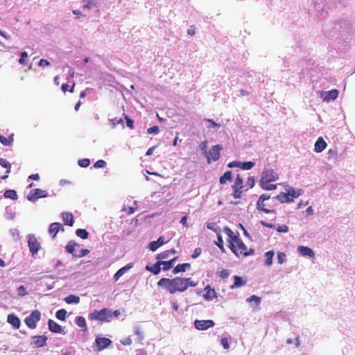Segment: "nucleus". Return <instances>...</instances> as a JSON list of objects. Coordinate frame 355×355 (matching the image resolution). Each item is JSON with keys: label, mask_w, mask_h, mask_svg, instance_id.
<instances>
[{"label": "nucleus", "mask_w": 355, "mask_h": 355, "mask_svg": "<svg viewBox=\"0 0 355 355\" xmlns=\"http://www.w3.org/2000/svg\"><path fill=\"white\" fill-rule=\"evenodd\" d=\"M232 180V174L231 171H226L220 178V183L223 184L227 182V181L231 182Z\"/></svg>", "instance_id": "nucleus-32"}, {"label": "nucleus", "mask_w": 355, "mask_h": 355, "mask_svg": "<svg viewBox=\"0 0 355 355\" xmlns=\"http://www.w3.org/2000/svg\"><path fill=\"white\" fill-rule=\"evenodd\" d=\"M76 234L82 239H87L89 236L88 232L85 229H77L76 231Z\"/></svg>", "instance_id": "nucleus-38"}, {"label": "nucleus", "mask_w": 355, "mask_h": 355, "mask_svg": "<svg viewBox=\"0 0 355 355\" xmlns=\"http://www.w3.org/2000/svg\"><path fill=\"white\" fill-rule=\"evenodd\" d=\"M277 230L279 232H287L288 231V227L286 225H279Z\"/></svg>", "instance_id": "nucleus-59"}, {"label": "nucleus", "mask_w": 355, "mask_h": 355, "mask_svg": "<svg viewBox=\"0 0 355 355\" xmlns=\"http://www.w3.org/2000/svg\"><path fill=\"white\" fill-rule=\"evenodd\" d=\"M60 230L62 232L64 231V228L62 224L60 223H53L49 227V233L52 236V238H55Z\"/></svg>", "instance_id": "nucleus-15"}, {"label": "nucleus", "mask_w": 355, "mask_h": 355, "mask_svg": "<svg viewBox=\"0 0 355 355\" xmlns=\"http://www.w3.org/2000/svg\"><path fill=\"white\" fill-rule=\"evenodd\" d=\"M164 243V238L163 236H160L157 241H154L150 243L149 244V248L152 251H155L157 250L159 247L162 245Z\"/></svg>", "instance_id": "nucleus-24"}, {"label": "nucleus", "mask_w": 355, "mask_h": 355, "mask_svg": "<svg viewBox=\"0 0 355 355\" xmlns=\"http://www.w3.org/2000/svg\"><path fill=\"white\" fill-rule=\"evenodd\" d=\"M216 245L220 249L222 252L225 251L223 240L220 234H217V241H216Z\"/></svg>", "instance_id": "nucleus-42"}, {"label": "nucleus", "mask_w": 355, "mask_h": 355, "mask_svg": "<svg viewBox=\"0 0 355 355\" xmlns=\"http://www.w3.org/2000/svg\"><path fill=\"white\" fill-rule=\"evenodd\" d=\"M64 301L67 304H77L80 302V297L75 295H69V296L64 298Z\"/></svg>", "instance_id": "nucleus-34"}, {"label": "nucleus", "mask_w": 355, "mask_h": 355, "mask_svg": "<svg viewBox=\"0 0 355 355\" xmlns=\"http://www.w3.org/2000/svg\"><path fill=\"white\" fill-rule=\"evenodd\" d=\"M28 245L33 255L37 254L41 248L40 243L34 235L28 236Z\"/></svg>", "instance_id": "nucleus-12"}, {"label": "nucleus", "mask_w": 355, "mask_h": 355, "mask_svg": "<svg viewBox=\"0 0 355 355\" xmlns=\"http://www.w3.org/2000/svg\"><path fill=\"white\" fill-rule=\"evenodd\" d=\"M146 270L153 272L154 275L159 274L161 271V265H160L159 261H157L155 264H153L151 266H146Z\"/></svg>", "instance_id": "nucleus-26"}, {"label": "nucleus", "mask_w": 355, "mask_h": 355, "mask_svg": "<svg viewBox=\"0 0 355 355\" xmlns=\"http://www.w3.org/2000/svg\"><path fill=\"white\" fill-rule=\"evenodd\" d=\"M255 165V163L253 162H245L243 163H241V168L243 170H250Z\"/></svg>", "instance_id": "nucleus-43"}, {"label": "nucleus", "mask_w": 355, "mask_h": 355, "mask_svg": "<svg viewBox=\"0 0 355 355\" xmlns=\"http://www.w3.org/2000/svg\"><path fill=\"white\" fill-rule=\"evenodd\" d=\"M90 164V160L89 159H82L78 161V165L81 167H87Z\"/></svg>", "instance_id": "nucleus-47"}, {"label": "nucleus", "mask_w": 355, "mask_h": 355, "mask_svg": "<svg viewBox=\"0 0 355 355\" xmlns=\"http://www.w3.org/2000/svg\"><path fill=\"white\" fill-rule=\"evenodd\" d=\"M111 121L112 122V124L113 125H117V124H119V123H123V119L122 118H114L112 119H111Z\"/></svg>", "instance_id": "nucleus-62"}, {"label": "nucleus", "mask_w": 355, "mask_h": 355, "mask_svg": "<svg viewBox=\"0 0 355 355\" xmlns=\"http://www.w3.org/2000/svg\"><path fill=\"white\" fill-rule=\"evenodd\" d=\"M197 284L198 283L191 277L183 278L180 277H175L172 279L163 277L157 282L158 286L165 289L171 294L178 292L183 293L189 287H196Z\"/></svg>", "instance_id": "nucleus-1"}, {"label": "nucleus", "mask_w": 355, "mask_h": 355, "mask_svg": "<svg viewBox=\"0 0 355 355\" xmlns=\"http://www.w3.org/2000/svg\"><path fill=\"white\" fill-rule=\"evenodd\" d=\"M247 301L248 302H254L257 304V306H259V304H260V302H261V298L257 297V295H252L250 296V297H248L247 299Z\"/></svg>", "instance_id": "nucleus-46"}, {"label": "nucleus", "mask_w": 355, "mask_h": 355, "mask_svg": "<svg viewBox=\"0 0 355 355\" xmlns=\"http://www.w3.org/2000/svg\"><path fill=\"white\" fill-rule=\"evenodd\" d=\"M338 89H331L329 92H320V97L324 101L329 102L330 101L336 100L338 96Z\"/></svg>", "instance_id": "nucleus-14"}, {"label": "nucleus", "mask_w": 355, "mask_h": 355, "mask_svg": "<svg viewBox=\"0 0 355 355\" xmlns=\"http://www.w3.org/2000/svg\"><path fill=\"white\" fill-rule=\"evenodd\" d=\"M205 294L204 295V297L206 300H211L216 297V293L214 289L211 288L209 286H207L205 288Z\"/></svg>", "instance_id": "nucleus-27"}, {"label": "nucleus", "mask_w": 355, "mask_h": 355, "mask_svg": "<svg viewBox=\"0 0 355 355\" xmlns=\"http://www.w3.org/2000/svg\"><path fill=\"white\" fill-rule=\"evenodd\" d=\"M159 131V127L157 125H154L153 127H150L148 128L147 132L148 134H157Z\"/></svg>", "instance_id": "nucleus-50"}, {"label": "nucleus", "mask_w": 355, "mask_h": 355, "mask_svg": "<svg viewBox=\"0 0 355 355\" xmlns=\"http://www.w3.org/2000/svg\"><path fill=\"white\" fill-rule=\"evenodd\" d=\"M121 343L125 345H130L132 344V339L130 338H126L123 341H121Z\"/></svg>", "instance_id": "nucleus-64"}, {"label": "nucleus", "mask_w": 355, "mask_h": 355, "mask_svg": "<svg viewBox=\"0 0 355 355\" xmlns=\"http://www.w3.org/2000/svg\"><path fill=\"white\" fill-rule=\"evenodd\" d=\"M278 178L279 175L273 169H265L262 172L259 181L260 187L266 191L275 190L277 189V184H270V182L277 180Z\"/></svg>", "instance_id": "nucleus-3"}, {"label": "nucleus", "mask_w": 355, "mask_h": 355, "mask_svg": "<svg viewBox=\"0 0 355 355\" xmlns=\"http://www.w3.org/2000/svg\"><path fill=\"white\" fill-rule=\"evenodd\" d=\"M187 33L191 36H193L196 34V27L194 26H191L187 29Z\"/></svg>", "instance_id": "nucleus-61"}, {"label": "nucleus", "mask_w": 355, "mask_h": 355, "mask_svg": "<svg viewBox=\"0 0 355 355\" xmlns=\"http://www.w3.org/2000/svg\"><path fill=\"white\" fill-rule=\"evenodd\" d=\"M49 64H50V62L45 59H41L38 63V65L41 66V67L49 66Z\"/></svg>", "instance_id": "nucleus-63"}, {"label": "nucleus", "mask_w": 355, "mask_h": 355, "mask_svg": "<svg viewBox=\"0 0 355 355\" xmlns=\"http://www.w3.org/2000/svg\"><path fill=\"white\" fill-rule=\"evenodd\" d=\"M4 197L6 198L16 200L17 199V194L15 190L8 189L4 192Z\"/></svg>", "instance_id": "nucleus-37"}, {"label": "nucleus", "mask_w": 355, "mask_h": 355, "mask_svg": "<svg viewBox=\"0 0 355 355\" xmlns=\"http://www.w3.org/2000/svg\"><path fill=\"white\" fill-rule=\"evenodd\" d=\"M89 253V250L87 249H83L79 254H73V257L76 258H81Z\"/></svg>", "instance_id": "nucleus-49"}, {"label": "nucleus", "mask_w": 355, "mask_h": 355, "mask_svg": "<svg viewBox=\"0 0 355 355\" xmlns=\"http://www.w3.org/2000/svg\"><path fill=\"white\" fill-rule=\"evenodd\" d=\"M41 313L38 310L33 311L31 315L26 318L25 323L31 329H35L37 322L40 320Z\"/></svg>", "instance_id": "nucleus-6"}, {"label": "nucleus", "mask_w": 355, "mask_h": 355, "mask_svg": "<svg viewBox=\"0 0 355 355\" xmlns=\"http://www.w3.org/2000/svg\"><path fill=\"white\" fill-rule=\"evenodd\" d=\"M125 119L126 121V125L130 129L134 128V121L128 117V116L125 115Z\"/></svg>", "instance_id": "nucleus-52"}, {"label": "nucleus", "mask_w": 355, "mask_h": 355, "mask_svg": "<svg viewBox=\"0 0 355 355\" xmlns=\"http://www.w3.org/2000/svg\"><path fill=\"white\" fill-rule=\"evenodd\" d=\"M298 252L303 256H309L310 257H314L315 253L312 249L306 246H299L297 248Z\"/></svg>", "instance_id": "nucleus-22"}, {"label": "nucleus", "mask_w": 355, "mask_h": 355, "mask_svg": "<svg viewBox=\"0 0 355 355\" xmlns=\"http://www.w3.org/2000/svg\"><path fill=\"white\" fill-rule=\"evenodd\" d=\"M133 267V263H130L127 264L125 266L120 268L114 275V281H117L122 275L125 274L129 269L132 268Z\"/></svg>", "instance_id": "nucleus-19"}, {"label": "nucleus", "mask_w": 355, "mask_h": 355, "mask_svg": "<svg viewBox=\"0 0 355 355\" xmlns=\"http://www.w3.org/2000/svg\"><path fill=\"white\" fill-rule=\"evenodd\" d=\"M0 165L3 168H7V175L1 177V178L3 180L6 179L8 177V174L10 173L11 165L7 160L3 158H0Z\"/></svg>", "instance_id": "nucleus-31"}, {"label": "nucleus", "mask_w": 355, "mask_h": 355, "mask_svg": "<svg viewBox=\"0 0 355 355\" xmlns=\"http://www.w3.org/2000/svg\"><path fill=\"white\" fill-rule=\"evenodd\" d=\"M225 231L229 237V248L236 256L242 255L247 257L254 253V250L253 248L248 249L242 240L235 235L232 230L226 227Z\"/></svg>", "instance_id": "nucleus-2"}, {"label": "nucleus", "mask_w": 355, "mask_h": 355, "mask_svg": "<svg viewBox=\"0 0 355 355\" xmlns=\"http://www.w3.org/2000/svg\"><path fill=\"white\" fill-rule=\"evenodd\" d=\"M232 188L233 190L232 196H233L234 198H235V199L240 198L241 197V193H243L242 189L234 188L233 187H232Z\"/></svg>", "instance_id": "nucleus-44"}, {"label": "nucleus", "mask_w": 355, "mask_h": 355, "mask_svg": "<svg viewBox=\"0 0 355 355\" xmlns=\"http://www.w3.org/2000/svg\"><path fill=\"white\" fill-rule=\"evenodd\" d=\"M66 315L67 311L65 309H60L55 313L56 318L60 320H65Z\"/></svg>", "instance_id": "nucleus-40"}, {"label": "nucleus", "mask_w": 355, "mask_h": 355, "mask_svg": "<svg viewBox=\"0 0 355 355\" xmlns=\"http://www.w3.org/2000/svg\"><path fill=\"white\" fill-rule=\"evenodd\" d=\"M274 256V252L270 250L265 254L266 257V265L270 266L272 263V257Z\"/></svg>", "instance_id": "nucleus-39"}, {"label": "nucleus", "mask_w": 355, "mask_h": 355, "mask_svg": "<svg viewBox=\"0 0 355 355\" xmlns=\"http://www.w3.org/2000/svg\"><path fill=\"white\" fill-rule=\"evenodd\" d=\"M48 193L46 191L41 189H35L31 190L27 196V199L31 202H35L37 199L41 198H46Z\"/></svg>", "instance_id": "nucleus-7"}, {"label": "nucleus", "mask_w": 355, "mask_h": 355, "mask_svg": "<svg viewBox=\"0 0 355 355\" xmlns=\"http://www.w3.org/2000/svg\"><path fill=\"white\" fill-rule=\"evenodd\" d=\"M234 284L230 286L232 289L242 286L246 284V281L242 277L235 275L234 276Z\"/></svg>", "instance_id": "nucleus-29"}, {"label": "nucleus", "mask_w": 355, "mask_h": 355, "mask_svg": "<svg viewBox=\"0 0 355 355\" xmlns=\"http://www.w3.org/2000/svg\"><path fill=\"white\" fill-rule=\"evenodd\" d=\"M298 196L299 193H296L293 189H291V190H288L287 193H281L276 198L282 202H291L294 198H297Z\"/></svg>", "instance_id": "nucleus-9"}, {"label": "nucleus", "mask_w": 355, "mask_h": 355, "mask_svg": "<svg viewBox=\"0 0 355 355\" xmlns=\"http://www.w3.org/2000/svg\"><path fill=\"white\" fill-rule=\"evenodd\" d=\"M92 320H98L101 322H109L112 320L111 310L104 308L100 311L94 310L90 315Z\"/></svg>", "instance_id": "nucleus-4"}, {"label": "nucleus", "mask_w": 355, "mask_h": 355, "mask_svg": "<svg viewBox=\"0 0 355 355\" xmlns=\"http://www.w3.org/2000/svg\"><path fill=\"white\" fill-rule=\"evenodd\" d=\"M106 165V162L103 159H99L94 164L95 168H103Z\"/></svg>", "instance_id": "nucleus-54"}, {"label": "nucleus", "mask_w": 355, "mask_h": 355, "mask_svg": "<svg viewBox=\"0 0 355 355\" xmlns=\"http://www.w3.org/2000/svg\"><path fill=\"white\" fill-rule=\"evenodd\" d=\"M227 166L229 168H233V167H240L241 168V162H237V161H233L232 162H230Z\"/></svg>", "instance_id": "nucleus-60"}, {"label": "nucleus", "mask_w": 355, "mask_h": 355, "mask_svg": "<svg viewBox=\"0 0 355 355\" xmlns=\"http://www.w3.org/2000/svg\"><path fill=\"white\" fill-rule=\"evenodd\" d=\"M77 247H80V245L78 243H76L73 241H70L66 246V251L68 253L72 254V255L73 256V254H76V253H74V252L76 248Z\"/></svg>", "instance_id": "nucleus-30"}, {"label": "nucleus", "mask_w": 355, "mask_h": 355, "mask_svg": "<svg viewBox=\"0 0 355 355\" xmlns=\"http://www.w3.org/2000/svg\"><path fill=\"white\" fill-rule=\"evenodd\" d=\"M27 58H28V53L26 51L21 52L20 53V58L19 60V63L20 64H24Z\"/></svg>", "instance_id": "nucleus-48"}, {"label": "nucleus", "mask_w": 355, "mask_h": 355, "mask_svg": "<svg viewBox=\"0 0 355 355\" xmlns=\"http://www.w3.org/2000/svg\"><path fill=\"white\" fill-rule=\"evenodd\" d=\"M214 322L211 320H196L194 322L195 327L198 330L205 331L214 326Z\"/></svg>", "instance_id": "nucleus-11"}, {"label": "nucleus", "mask_w": 355, "mask_h": 355, "mask_svg": "<svg viewBox=\"0 0 355 355\" xmlns=\"http://www.w3.org/2000/svg\"><path fill=\"white\" fill-rule=\"evenodd\" d=\"M220 343L223 345L224 349H229V347H230L229 342H228V339L226 337H223L221 338Z\"/></svg>", "instance_id": "nucleus-53"}, {"label": "nucleus", "mask_w": 355, "mask_h": 355, "mask_svg": "<svg viewBox=\"0 0 355 355\" xmlns=\"http://www.w3.org/2000/svg\"><path fill=\"white\" fill-rule=\"evenodd\" d=\"M3 134L6 135L7 137L4 136L2 134H0V142L2 145L4 146H10L12 145L14 142V133L13 132H9L8 130H6L5 132L4 130H2Z\"/></svg>", "instance_id": "nucleus-10"}, {"label": "nucleus", "mask_w": 355, "mask_h": 355, "mask_svg": "<svg viewBox=\"0 0 355 355\" xmlns=\"http://www.w3.org/2000/svg\"><path fill=\"white\" fill-rule=\"evenodd\" d=\"M255 183V178L254 176H250L248 178V180L245 183V187H247L246 190L252 189L254 186Z\"/></svg>", "instance_id": "nucleus-41"}, {"label": "nucleus", "mask_w": 355, "mask_h": 355, "mask_svg": "<svg viewBox=\"0 0 355 355\" xmlns=\"http://www.w3.org/2000/svg\"><path fill=\"white\" fill-rule=\"evenodd\" d=\"M76 324L80 327H86V321L85 318L82 316H78L76 319Z\"/></svg>", "instance_id": "nucleus-45"}, {"label": "nucleus", "mask_w": 355, "mask_h": 355, "mask_svg": "<svg viewBox=\"0 0 355 355\" xmlns=\"http://www.w3.org/2000/svg\"><path fill=\"white\" fill-rule=\"evenodd\" d=\"M7 321L9 324H10L15 329H19L20 327V320L18 317H17L13 313L9 314L8 315Z\"/></svg>", "instance_id": "nucleus-18"}, {"label": "nucleus", "mask_w": 355, "mask_h": 355, "mask_svg": "<svg viewBox=\"0 0 355 355\" xmlns=\"http://www.w3.org/2000/svg\"><path fill=\"white\" fill-rule=\"evenodd\" d=\"M232 187L234 188H240V189H243L245 187V186L243 185V180L240 176L239 174L237 175L236 180L234 181V184L232 185Z\"/></svg>", "instance_id": "nucleus-35"}, {"label": "nucleus", "mask_w": 355, "mask_h": 355, "mask_svg": "<svg viewBox=\"0 0 355 355\" xmlns=\"http://www.w3.org/2000/svg\"><path fill=\"white\" fill-rule=\"evenodd\" d=\"M35 345L37 347H42L46 345L47 338L45 336H36L33 337Z\"/></svg>", "instance_id": "nucleus-23"}, {"label": "nucleus", "mask_w": 355, "mask_h": 355, "mask_svg": "<svg viewBox=\"0 0 355 355\" xmlns=\"http://www.w3.org/2000/svg\"><path fill=\"white\" fill-rule=\"evenodd\" d=\"M218 275L222 279H225L228 277L229 276V272L226 269H223L220 272L218 273Z\"/></svg>", "instance_id": "nucleus-56"}, {"label": "nucleus", "mask_w": 355, "mask_h": 355, "mask_svg": "<svg viewBox=\"0 0 355 355\" xmlns=\"http://www.w3.org/2000/svg\"><path fill=\"white\" fill-rule=\"evenodd\" d=\"M191 268V264L189 263H179L173 269L172 272L175 275L179 272H185L187 270Z\"/></svg>", "instance_id": "nucleus-21"}, {"label": "nucleus", "mask_w": 355, "mask_h": 355, "mask_svg": "<svg viewBox=\"0 0 355 355\" xmlns=\"http://www.w3.org/2000/svg\"><path fill=\"white\" fill-rule=\"evenodd\" d=\"M48 325L49 330L53 333L60 334L63 330L62 327L53 320L48 321Z\"/></svg>", "instance_id": "nucleus-17"}, {"label": "nucleus", "mask_w": 355, "mask_h": 355, "mask_svg": "<svg viewBox=\"0 0 355 355\" xmlns=\"http://www.w3.org/2000/svg\"><path fill=\"white\" fill-rule=\"evenodd\" d=\"M17 291H18V295L21 297L25 296L27 294V292H26V288L24 287V286H19L17 288Z\"/></svg>", "instance_id": "nucleus-51"}, {"label": "nucleus", "mask_w": 355, "mask_h": 355, "mask_svg": "<svg viewBox=\"0 0 355 355\" xmlns=\"http://www.w3.org/2000/svg\"><path fill=\"white\" fill-rule=\"evenodd\" d=\"M202 250L200 248H197L194 250L193 253L191 255L193 259L197 258L201 254Z\"/></svg>", "instance_id": "nucleus-58"}, {"label": "nucleus", "mask_w": 355, "mask_h": 355, "mask_svg": "<svg viewBox=\"0 0 355 355\" xmlns=\"http://www.w3.org/2000/svg\"><path fill=\"white\" fill-rule=\"evenodd\" d=\"M328 160L336 161L338 159V151L336 149H329L327 153Z\"/></svg>", "instance_id": "nucleus-33"}, {"label": "nucleus", "mask_w": 355, "mask_h": 355, "mask_svg": "<svg viewBox=\"0 0 355 355\" xmlns=\"http://www.w3.org/2000/svg\"><path fill=\"white\" fill-rule=\"evenodd\" d=\"M112 341L107 338L96 337L95 340V345L97 347L96 352H101L110 345Z\"/></svg>", "instance_id": "nucleus-13"}, {"label": "nucleus", "mask_w": 355, "mask_h": 355, "mask_svg": "<svg viewBox=\"0 0 355 355\" xmlns=\"http://www.w3.org/2000/svg\"><path fill=\"white\" fill-rule=\"evenodd\" d=\"M327 143L322 137H319L314 146V150L316 153H321L327 148Z\"/></svg>", "instance_id": "nucleus-16"}, {"label": "nucleus", "mask_w": 355, "mask_h": 355, "mask_svg": "<svg viewBox=\"0 0 355 355\" xmlns=\"http://www.w3.org/2000/svg\"><path fill=\"white\" fill-rule=\"evenodd\" d=\"M83 8L85 9H91L96 6V2L94 0H83Z\"/></svg>", "instance_id": "nucleus-36"}, {"label": "nucleus", "mask_w": 355, "mask_h": 355, "mask_svg": "<svg viewBox=\"0 0 355 355\" xmlns=\"http://www.w3.org/2000/svg\"><path fill=\"white\" fill-rule=\"evenodd\" d=\"M176 251L174 249L168 250L157 254L156 259L159 261L167 259L170 254H175Z\"/></svg>", "instance_id": "nucleus-25"}, {"label": "nucleus", "mask_w": 355, "mask_h": 355, "mask_svg": "<svg viewBox=\"0 0 355 355\" xmlns=\"http://www.w3.org/2000/svg\"><path fill=\"white\" fill-rule=\"evenodd\" d=\"M270 196L268 194H262L260 196L259 200L257 202V209L259 211H261L266 214L272 213L274 211L273 209H270L266 208V205L265 204V201L268 200Z\"/></svg>", "instance_id": "nucleus-8"}, {"label": "nucleus", "mask_w": 355, "mask_h": 355, "mask_svg": "<svg viewBox=\"0 0 355 355\" xmlns=\"http://www.w3.org/2000/svg\"><path fill=\"white\" fill-rule=\"evenodd\" d=\"M206 121H207L209 123V125L207 126L208 128L219 127V125L212 119H206Z\"/></svg>", "instance_id": "nucleus-57"}, {"label": "nucleus", "mask_w": 355, "mask_h": 355, "mask_svg": "<svg viewBox=\"0 0 355 355\" xmlns=\"http://www.w3.org/2000/svg\"><path fill=\"white\" fill-rule=\"evenodd\" d=\"M286 254L284 252H278L277 259L279 263H283L285 261Z\"/></svg>", "instance_id": "nucleus-55"}, {"label": "nucleus", "mask_w": 355, "mask_h": 355, "mask_svg": "<svg viewBox=\"0 0 355 355\" xmlns=\"http://www.w3.org/2000/svg\"><path fill=\"white\" fill-rule=\"evenodd\" d=\"M222 149L223 146L220 144L212 146L207 155V163L210 164L211 161L216 162L218 160L220 156V150Z\"/></svg>", "instance_id": "nucleus-5"}, {"label": "nucleus", "mask_w": 355, "mask_h": 355, "mask_svg": "<svg viewBox=\"0 0 355 355\" xmlns=\"http://www.w3.org/2000/svg\"><path fill=\"white\" fill-rule=\"evenodd\" d=\"M62 220L65 225L72 226L73 224V216L70 212H63L62 214Z\"/></svg>", "instance_id": "nucleus-20"}, {"label": "nucleus", "mask_w": 355, "mask_h": 355, "mask_svg": "<svg viewBox=\"0 0 355 355\" xmlns=\"http://www.w3.org/2000/svg\"><path fill=\"white\" fill-rule=\"evenodd\" d=\"M178 257H175L174 258L168 260V261H159L160 265L163 266L162 270L166 271L169 270L173 267V263L177 260Z\"/></svg>", "instance_id": "nucleus-28"}]
</instances>
